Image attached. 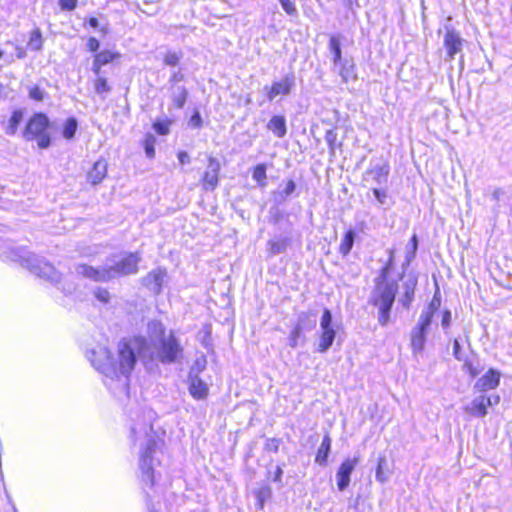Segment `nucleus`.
<instances>
[{"label":"nucleus","instance_id":"nucleus-1","mask_svg":"<svg viewBox=\"0 0 512 512\" xmlns=\"http://www.w3.org/2000/svg\"><path fill=\"white\" fill-rule=\"evenodd\" d=\"M149 341L135 338L119 343V369L123 375H130L137 362V354L144 359L162 364L182 363L184 347L174 332H165L158 321L148 324Z\"/></svg>","mask_w":512,"mask_h":512},{"label":"nucleus","instance_id":"nucleus-2","mask_svg":"<svg viewBox=\"0 0 512 512\" xmlns=\"http://www.w3.org/2000/svg\"><path fill=\"white\" fill-rule=\"evenodd\" d=\"M138 253H130L122 258L114 256L108 259L100 268H94L86 264H79L75 271L77 275L91 279L96 282H107L121 276L135 274L138 271L140 261Z\"/></svg>","mask_w":512,"mask_h":512},{"label":"nucleus","instance_id":"nucleus-3","mask_svg":"<svg viewBox=\"0 0 512 512\" xmlns=\"http://www.w3.org/2000/svg\"><path fill=\"white\" fill-rule=\"evenodd\" d=\"M138 253H130L122 258L114 256L108 259L100 268H94L86 264H79L75 271L77 275L91 279L96 282H107L121 276L135 274L138 271L140 261Z\"/></svg>","mask_w":512,"mask_h":512},{"label":"nucleus","instance_id":"nucleus-4","mask_svg":"<svg viewBox=\"0 0 512 512\" xmlns=\"http://www.w3.org/2000/svg\"><path fill=\"white\" fill-rule=\"evenodd\" d=\"M387 270L381 269L374 279V288L369 302L378 309V322L386 326L390 319V312L395 301L398 283L394 279L387 278Z\"/></svg>","mask_w":512,"mask_h":512},{"label":"nucleus","instance_id":"nucleus-5","mask_svg":"<svg viewBox=\"0 0 512 512\" xmlns=\"http://www.w3.org/2000/svg\"><path fill=\"white\" fill-rule=\"evenodd\" d=\"M88 358L91 364L106 377L111 379L124 377L123 385L126 386L129 375H123L119 369V349L117 359L112 358L109 350L102 346L90 351Z\"/></svg>","mask_w":512,"mask_h":512},{"label":"nucleus","instance_id":"nucleus-6","mask_svg":"<svg viewBox=\"0 0 512 512\" xmlns=\"http://www.w3.org/2000/svg\"><path fill=\"white\" fill-rule=\"evenodd\" d=\"M49 118L44 113H35L27 122L23 131V138L26 141L36 142L38 148L46 149L51 144V136L48 131Z\"/></svg>","mask_w":512,"mask_h":512},{"label":"nucleus","instance_id":"nucleus-7","mask_svg":"<svg viewBox=\"0 0 512 512\" xmlns=\"http://www.w3.org/2000/svg\"><path fill=\"white\" fill-rule=\"evenodd\" d=\"M320 331L317 351L324 353L332 346L336 336V331L332 326V313L329 309L323 311L320 320Z\"/></svg>","mask_w":512,"mask_h":512},{"label":"nucleus","instance_id":"nucleus-8","mask_svg":"<svg viewBox=\"0 0 512 512\" xmlns=\"http://www.w3.org/2000/svg\"><path fill=\"white\" fill-rule=\"evenodd\" d=\"M156 442L153 439L147 441V446L140 456V469L142 481L151 486L154 484L153 454L155 453Z\"/></svg>","mask_w":512,"mask_h":512},{"label":"nucleus","instance_id":"nucleus-9","mask_svg":"<svg viewBox=\"0 0 512 512\" xmlns=\"http://www.w3.org/2000/svg\"><path fill=\"white\" fill-rule=\"evenodd\" d=\"M24 261L27 268L35 275L47 280L58 281L59 275L49 263L40 261L34 255L28 256Z\"/></svg>","mask_w":512,"mask_h":512},{"label":"nucleus","instance_id":"nucleus-10","mask_svg":"<svg viewBox=\"0 0 512 512\" xmlns=\"http://www.w3.org/2000/svg\"><path fill=\"white\" fill-rule=\"evenodd\" d=\"M294 86V74H287L281 80L273 82L270 87H265L267 98L269 101H273L279 95L286 96L291 93Z\"/></svg>","mask_w":512,"mask_h":512},{"label":"nucleus","instance_id":"nucleus-11","mask_svg":"<svg viewBox=\"0 0 512 512\" xmlns=\"http://www.w3.org/2000/svg\"><path fill=\"white\" fill-rule=\"evenodd\" d=\"M500 379L501 373L494 368H490L484 375L477 379L473 389L475 392L479 393L494 390L499 386Z\"/></svg>","mask_w":512,"mask_h":512},{"label":"nucleus","instance_id":"nucleus-12","mask_svg":"<svg viewBox=\"0 0 512 512\" xmlns=\"http://www.w3.org/2000/svg\"><path fill=\"white\" fill-rule=\"evenodd\" d=\"M462 45L463 39L460 37L459 33L452 28H446L444 35V47L447 52L446 60H453L455 55L462 51Z\"/></svg>","mask_w":512,"mask_h":512},{"label":"nucleus","instance_id":"nucleus-13","mask_svg":"<svg viewBox=\"0 0 512 512\" xmlns=\"http://www.w3.org/2000/svg\"><path fill=\"white\" fill-rule=\"evenodd\" d=\"M359 462L358 457H354L353 459H346L339 467L336 478H337V486L340 491H344L350 483V475L355 469L356 465Z\"/></svg>","mask_w":512,"mask_h":512},{"label":"nucleus","instance_id":"nucleus-14","mask_svg":"<svg viewBox=\"0 0 512 512\" xmlns=\"http://www.w3.org/2000/svg\"><path fill=\"white\" fill-rule=\"evenodd\" d=\"M168 92L170 98L169 111L184 108L189 96L187 88L184 85L168 86Z\"/></svg>","mask_w":512,"mask_h":512},{"label":"nucleus","instance_id":"nucleus-15","mask_svg":"<svg viewBox=\"0 0 512 512\" xmlns=\"http://www.w3.org/2000/svg\"><path fill=\"white\" fill-rule=\"evenodd\" d=\"M431 324H425L423 320L418 321V324L412 329L411 332V347L415 353L421 352L424 349L426 342V333Z\"/></svg>","mask_w":512,"mask_h":512},{"label":"nucleus","instance_id":"nucleus-16","mask_svg":"<svg viewBox=\"0 0 512 512\" xmlns=\"http://www.w3.org/2000/svg\"><path fill=\"white\" fill-rule=\"evenodd\" d=\"M488 407H490V400L484 393H481L470 402L465 411L474 417L483 418L488 414Z\"/></svg>","mask_w":512,"mask_h":512},{"label":"nucleus","instance_id":"nucleus-17","mask_svg":"<svg viewBox=\"0 0 512 512\" xmlns=\"http://www.w3.org/2000/svg\"><path fill=\"white\" fill-rule=\"evenodd\" d=\"M194 368L191 369L189 374V392L193 398L202 400L205 399L208 395V386L205 382H203L197 375L193 374Z\"/></svg>","mask_w":512,"mask_h":512},{"label":"nucleus","instance_id":"nucleus-18","mask_svg":"<svg viewBox=\"0 0 512 512\" xmlns=\"http://www.w3.org/2000/svg\"><path fill=\"white\" fill-rule=\"evenodd\" d=\"M166 277V271L162 269H156L150 272L143 278V283L151 291L158 294L161 291L164 279Z\"/></svg>","mask_w":512,"mask_h":512},{"label":"nucleus","instance_id":"nucleus-19","mask_svg":"<svg viewBox=\"0 0 512 512\" xmlns=\"http://www.w3.org/2000/svg\"><path fill=\"white\" fill-rule=\"evenodd\" d=\"M333 71H335L342 78L344 83H348L350 80L357 79L355 64L351 60L345 59L341 61L338 68L333 67Z\"/></svg>","mask_w":512,"mask_h":512},{"label":"nucleus","instance_id":"nucleus-20","mask_svg":"<svg viewBox=\"0 0 512 512\" xmlns=\"http://www.w3.org/2000/svg\"><path fill=\"white\" fill-rule=\"evenodd\" d=\"M91 168L88 169L87 177L93 185L100 183L107 173L106 162H90Z\"/></svg>","mask_w":512,"mask_h":512},{"label":"nucleus","instance_id":"nucleus-21","mask_svg":"<svg viewBox=\"0 0 512 512\" xmlns=\"http://www.w3.org/2000/svg\"><path fill=\"white\" fill-rule=\"evenodd\" d=\"M267 129L273 133L277 138H282L286 135L287 126L286 119L282 115H274L267 123Z\"/></svg>","mask_w":512,"mask_h":512},{"label":"nucleus","instance_id":"nucleus-22","mask_svg":"<svg viewBox=\"0 0 512 512\" xmlns=\"http://www.w3.org/2000/svg\"><path fill=\"white\" fill-rule=\"evenodd\" d=\"M219 170V162H209L208 168L203 177L206 189H214L217 186Z\"/></svg>","mask_w":512,"mask_h":512},{"label":"nucleus","instance_id":"nucleus-23","mask_svg":"<svg viewBox=\"0 0 512 512\" xmlns=\"http://www.w3.org/2000/svg\"><path fill=\"white\" fill-rule=\"evenodd\" d=\"M328 49L331 54L334 68H338L339 63L344 60L342 58L341 40L338 35H332L330 37Z\"/></svg>","mask_w":512,"mask_h":512},{"label":"nucleus","instance_id":"nucleus-24","mask_svg":"<svg viewBox=\"0 0 512 512\" xmlns=\"http://www.w3.org/2000/svg\"><path fill=\"white\" fill-rule=\"evenodd\" d=\"M417 285V279L414 276H409L405 280L403 284L404 295L401 299V302L405 308H409L411 302L413 301L415 287Z\"/></svg>","mask_w":512,"mask_h":512},{"label":"nucleus","instance_id":"nucleus-25","mask_svg":"<svg viewBox=\"0 0 512 512\" xmlns=\"http://www.w3.org/2000/svg\"><path fill=\"white\" fill-rule=\"evenodd\" d=\"M331 450V438L329 434H326L322 440L320 447L318 448L317 455L315 457L316 463L321 466L326 465L327 458Z\"/></svg>","mask_w":512,"mask_h":512},{"label":"nucleus","instance_id":"nucleus-26","mask_svg":"<svg viewBox=\"0 0 512 512\" xmlns=\"http://www.w3.org/2000/svg\"><path fill=\"white\" fill-rule=\"evenodd\" d=\"M23 117L24 113L21 109L14 110L4 128L5 133L9 136L15 135L18 130V126L23 120Z\"/></svg>","mask_w":512,"mask_h":512},{"label":"nucleus","instance_id":"nucleus-27","mask_svg":"<svg viewBox=\"0 0 512 512\" xmlns=\"http://www.w3.org/2000/svg\"><path fill=\"white\" fill-rule=\"evenodd\" d=\"M288 246L286 238L271 239L267 243V251L269 256H275L284 253Z\"/></svg>","mask_w":512,"mask_h":512},{"label":"nucleus","instance_id":"nucleus-28","mask_svg":"<svg viewBox=\"0 0 512 512\" xmlns=\"http://www.w3.org/2000/svg\"><path fill=\"white\" fill-rule=\"evenodd\" d=\"M440 298L435 294L430 304L427 306L425 310L422 311L419 319L423 320L425 324H431L434 313L440 307Z\"/></svg>","mask_w":512,"mask_h":512},{"label":"nucleus","instance_id":"nucleus-29","mask_svg":"<svg viewBox=\"0 0 512 512\" xmlns=\"http://www.w3.org/2000/svg\"><path fill=\"white\" fill-rule=\"evenodd\" d=\"M310 316H313V315L311 313H306V312H302L300 314V316H299V323L292 330V332L290 334V337H289V340H290L289 345L292 348L297 347L298 339H299V337L301 335V332H302V323L304 322L305 319H309Z\"/></svg>","mask_w":512,"mask_h":512},{"label":"nucleus","instance_id":"nucleus-30","mask_svg":"<svg viewBox=\"0 0 512 512\" xmlns=\"http://www.w3.org/2000/svg\"><path fill=\"white\" fill-rule=\"evenodd\" d=\"M183 58L182 51L168 50L163 54V63L166 66L175 69L179 66L181 60Z\"/></svg>","mask_w":512,"mask_h":512},{"label":"nucleus","instance_id":"nucleus-31","mask_svg":"<svg viewBox=\"0 0 512 512\" xmlns=\"http://www.w3.org/2000/svg\"><path fill=\"white\" fill-rule=\"evenodd\" d=\"M93 84L95 92L101 96L102 99H105L106 95L111 92V86L108 84L105 77H96Z\"/></svg>","mask_w":512,"mask_h":512},{"label":"nucleus","instance_id":"nucleus-32","mask_svg":"<svg viewBox=\"0 0 512 512\" xmlns=\"http://www.w3.org/2000/svg\"><path fill=\"white\" fill-rule=\"evenodd\" d=\"M354 239L355 232L353 230L347 231L339 246V252L343 256H347L350 253L354 244Z\"/></svg>","mask_w":512,"mask_h":512},{"label":"nucleus","instance_id":"nucleus-33","mask_svg":"<svg viewBox=\"0 0 512 512\" xmlns=\"http://www.w3.org/2000/svg\"><path fill=\"white\" fill-rule=\"evenodd\" d=\"M78 128V121L74 117L68 118L63 124L62 135L65 139L70 140L75 136Z\"/></svg>","mask_w":512,"mask_h":512},{"label":"nucleus","instance_id":"nucleus-34","mask_svg":"<svg viewBox=\"0 0 512 512\" xmlns=\"http://www.w3.org/2000/svg\"><path fill=\"white\" fill-rule=\"evenodd\" d=\"M389 478V473L387 471V459L385 456H380L378 458V465L376 469V479L380 483L387 482Z\"/></svg>","mask_w":512,"mask_h":512},{"label":"nucleus","instance_id":"nucleus-35","mask_svg":"<svg viewBox=\"0 0 512 512\" xmlns=\"http://www.w3.org/2000/svg\"><path fill=\"white\" fill-rule=\"evenodd\" d=\"M43 39L41 31L37 28L33 30L30 34V38L28 41V47L33 51H39L42 48Z\"/></svg>","mask_w":512,"mask_h":512},{"label":"nucleus","instance_id":"nucleus-36","mask_svg":"<svg viewBox=\"0 0 512 512\" xmlns=\"http://www.w3.org/2000/svg\"><path fill=\"white\" fill-rule=\"evenodd\" d=\"M120 54L110 50H103L95 55V59L98 60L103 66L111 63L115 59H118Z\"/></svg>","mask_w":512,"mask_h":512},{"label":"nucleus","instance_id":"nucleus-37","mask_svg":"<svg viewBox=\"0 0 512 512\" xmlns=\"http://www.w3.org/2000/svg\"><path fill=\"white\" fill-rule=\"evenodd\" d=\"M172 124L171 120H157L153 124L154 131L159 135H167L170 132V126Z\"/></svg>","mask_w":512,"mask_h":512},{"label":"nucleus","instance_id":"nucleus-38","mask_svg":"<svg viewBox=\"0 0 512 512\" xmlns=\"http://www.w3.org/2000/svg\"><path fill=\"white\" fill-rule=\"evenodd\" d=\"M185 79L182 68L172 69L168 79V86L180 85Z\"/></svg>","mask_w":512,"mask_h":512},{"label":"nucleus","instance_id":"nucleus-39","mask_svg":"<svg viewBox=\"0 0 512 512\" xmlns=\"http://www.w3.org/2000/svg\"><path fill=\"white\" fill-rule=\"evenodd\" d=\"M325 140L331 150L332 155L335 156L334 150L339 146V144L337 143V133L334 129H329L326 131Z\"/></svg>","mask_w":512,"mask_h":512},{"label":"nucleus","instance_id":"nucleus-40","mask_svg":"<svg viewBox=\"0 0 512 512\" xmlns=\"http://www.w3.org/2000/svg\"><path fill=\"white\" fill-rule=\"evenodd\" d=\"M95 298L103 304H107L110 301V293L107 289L97 288L94 290Z\"/></svg>","mask_w":512,"mask_h":512},{"label":"nucleus","instance_id":"nucleus-41","mask_svg":"<svg viewBox=\"0 0 512 512\" xmlns=\"http://www.w3.org/2000/svg\"><path fill=\"white\" fill-rule=\"evenodd\" d=\"M283 10L290 16L297 15V8L291 0H278Z\"/></svg>","mask_w":512,"mask_h":512},{"label":"nucleus","instance_id":"nucleus-42","mask_svg":"<svg viewBox=\"0 0 512 512\" xmlns=\"http://www.w3.org/2000/svg\"><path fill=\"white\" fill-rule=\"evenodd\" d=\"M78 0H58V4L63 11H72L77 7Z\"/></svg>","mask_w":512,"mask_h":512},{"label":"nucleus","instance_id":"nucleus-43","mask_svg":"<svg viewBox=\"0 0 512 512\" xmlns=\"http://www.w3.org/2000/svg\"><path fill=\"white\" fill-rule=\"evenodd\" d=\"M29 97L36 101H42L44 98V92L39 87L35 86L29 90Z\"/></svg>","mask_w":512,"mask_h":512},{"label":"nucleus","instance_id":"nucleus-44","mask_svg":"<svg viewBox=\"0 0 512 512\" xmlns=\"http://www.w3.org/2000/svg\"><path fill=\"white\" fill-rule=\"evenodd\" d=\"M253 178L262 184L263 179L265 178V167L264 165H258L253 172Z\"/></svg>","mask_w":512,"mask_h":512},{"label":"nucleus","instance_id":"nucleus-45","mask_svg":"<svg viewBox=\"0 0 512 512\" xmlns=\"http://www.w3.org/2000/svg\"><path fill=\"white\" fill-rule=\"evenodd\" d=\"M279 446H280V440L276 439V438L268 439L265 444L266 450L271 451V452H277L279 450Z\"/></svg>","mask_w":512,"mask_h":512},{"label":"nucleus","instance_id":"nucleus-46","mask_svg":"<svg viewBox=\"0 0 512 512\" xmlns=\"http://www.w3.org/2000/svg\"><path fill=\"white\" fill-rule=\"evenodd\" d=\"M189 124H190L192 127H194V128H199V127H201V125H202V118H201V116H200L199 112H197V111H196V112L191 116V118H190V120H189Z\"/></svg>","mask_w":512,"mask_h":512},{"label":"nucleus","instance_id":"nucleus-47","mask_svg":"<svg viewBox=\"0 0 512 512\" xmlns=\"http://www.w3.org/2000/svg\"><path fill=\"white\" fill-rule=\"evenodd\" d=\"M100 47L99 41L95 37H90L87 41V48L91 52H96Z\"/></svg>","mask_w":512,"mask_h":512},{"label":"nucleus","instance_id":"nucleus-48","mask_svg":"<svg viewBox=\"0 0 512 512\" xmlns=\"http://www.w3.org/2000/svg\"><path fill=\"white\" fill-rule=\"evenodd\" d=\"M453 355L457 360H459V361L463 360L462 353H461V346H460L458 339H455L453 342Z\"/></svg>","mask_w":512,"mask_h":512},{"label":"nucleus","instance_id":"nucleus-49","mask_svg":"<svg viewBox=\"0 0 512 512\" xmlns=\"http://www.w3.org/2000/svg\"><path fill=\"white\" fill-rule=\"evenodd\" d=\"M451 324V312L445 310L442 315L441 325L443 328H447Z\"/></svg>","mask_w":512,"mask_h":512},{"label":"nucleus","instance_id":"nucleus-50","mask_svg":"<svg viewBox=\"0 0 512 512\" xmlns=\"http://www.w3.org/2000/svg\"><path fill=\"white\" fill-rule=\"evenodd\" d=\"M295 188H296V184L294 183V181L289 180L286 183V186H285V188L283 190V194L285 196H289V195H291L294 192Z\"/></svg>","mask_w":512,"mask_h":512},{"label":"nucleus","instance_id":"nucleus-51","mask_svg":"<svg viewBox=\"0 0 512 512\" xmlns=\"http://www.w3.org/2000/svg\"><path fill=\"white\" fill-rule=\"evenodd\" d=\"M373 194L375 196V198L378 200L379 203L383 204L385 202V199H386V193L380 189H377V188H374L373 189Z\"/></svg>","mask_w":512,"mask_h":512},{"label":"nucleus","instance_id":"nucleus-52","mask_svg":"<svg viewBox=\"0 0 512 512\" xmlns=\"http://www.w3.org/2000/svg\"><path fill=\"white\" fill-rule=\"evenodd\" d=\"M393 259H394V252L393 250H389V259L386 265L382 269H388L387 270V278H389L390 271L393 266Z\"/></svg>","mask_w":512,"mask_h":512},{"label":"nucleus","instance_id":"nucleus-53","mask_svg":"<svg viewBox=\"0 0 512 512\" xmlns=\"http://www.w3.org/2000/svg\"><path fill=\"white\" fill-rule=\"evenodd\" d=\"M102 66H103V65H102L101 63H99V62H98V60H96V59L94 58V60H93V64H92V71H93V73H94L97 77H98V76H100L99 74H100V71H101V67H102Z\"/></svg>","mask_w":512,"mask_h":512},{"label":"nucleus","instance_id":"nucleus-54","mask_svg":"<svg viewBox=\"0 0 512 512\" xmlns=\"http://www.w3.org/2000/svg\"><path fill=\"white\" fill-rule=\"evenodd\" d=\"M486 398L490 400V407L500 402V396L498 394L486 395Z\"/></svg>","mask_w":512,"mask_h":512},{"label":"nucleus","instance_id":"nucleus-55","mask_svg":"<svg viewBox=\"0 0 512 512\" xmlns=\"http://www.w3.org/2000/svg\"><path fill=\"white\" fill-rule=\"evenodd\" d=\"M283 474V470L280 466L276 467L275 473H274V481H281V477Z\"/></svg>","mask_w":512,"mask_h":512},{"label":"nucleus","instance_id":"nucleus-56","mask_svg":"<svg viewBox=\"0 0 512 512\" xmlns=\"http://www.w3.org/2000/svg\"><path fill=\"white\" fill-rule=\"evenodd\" d=\"M89 25L92 27V28H97L99 26V21L97 18L95 17H91L88 21Z\"/></svg>","mask_w":512,"mask_h":512},{"label":"nucleus","instance_id":"nucleus-57","mask_svg":"<svg viewBox=\"0 0 512 512\" xmlns=\"http://www.w3.org/2000/svg\"><path fill=\"white\" fill-rule=\"evenodd\" d=\"M468 373L472 378H475L480 373V370L477 367L473 366V368H471L468 371Z\"/></svg>","mask_w":512,"mask_h":512},{"label":"nucleus","instance_id":"nucleus-58","mask_svg":"<svg viewBox=\"0 0 512 512\" xmlns=\"http://www.w3.org/2000/svg\"><path fill=\"white\" fill-rule=\"evenodd\" d=\"M503 194V191L501 189H496L494 192H493V199L496 200V201H499L500 200V196Z\"/></svg>","mask_w":512,"mask_h":512},{"label":"nucleus","instance_id":"nucleus-59","mask_svg":"<svg viewBox=\"0 0 512 512\" xmlns=\"http://www.w3.org/2000/svg\"><path fill=\"white\" fill-rule=\"evenodd\" d=\"M145 150H146L147 157H149V158L154 157V148L153 147L147 145Z\"/></svg>","mask_w":512,"mask_h":512},{"label":"nucleus","instance_id":"nucleus-60","mask_svg":"<svg viewBox=\"0 0 512 512\" xmlns=\"http://www.w3.org/2000/svg\"><path fill=\"white\" fill-rule=\"evenodd\" d=\"M389 173V168L387 165H383L380 167V175L386 176Z\"/></svg>","mask_w":512,"mask_h":512},{"label":"nucleus","instance_id":"nucleus-61","mask_svg":"<svg viewBox=\"0 0 512 512\" xmlns=\"http://www.w3.org/2000/svg\"><path fill=\"white\" fill-rule=\"evenodd\" d=\"M473 363L471 361H468V360H465L464 361V365H463V368L466 369V371L468 372L471 368H473Z\"/></svg>","mask_w":512,"mask_h":512},{"label":"nucleus","instance_id":"nucleus-62","mask_svg":"<svg viewBox=\"0 0 512 512\" xmlns=\"http://www.w3.org/2000/svg\"><path fill=\"white\" fill-rule=\"evenodd\" d=\"M411 242H412V245H413V253H415V251L417 249V237H416V235H414L412 237Z\"/></svg>","mask_w":512,"mask_h":512},{"label":"nucleus","instance_id":"nucleus-63","mask_svg":"<svg viewBox=\"0 0 512 512\" xmlns=\"http://www.w3.org/2000/svg\"><path fill=\"white\" fill-rule=\"evenodd\" d=\"M17 57L18 58H24L25 57V52L23 51V49L18 48Z\"/></svg>","mask_w":512,"mask_h":512},{"label":"nucleus","instance_id":"nucleus-64","mask_svg":"<svg viewBox=\"0 0 512 512\" xmlns=\"http://www.w3.org/2000/svg\"><path fill=\"white\" fill-rule=\"evenodd\" d=\"M196 365L199 367V369H203L205 366V360H203L202 363L199 360H197Z\"/></svg>","mask_w":512,"mask_h":512}]
</instances>
